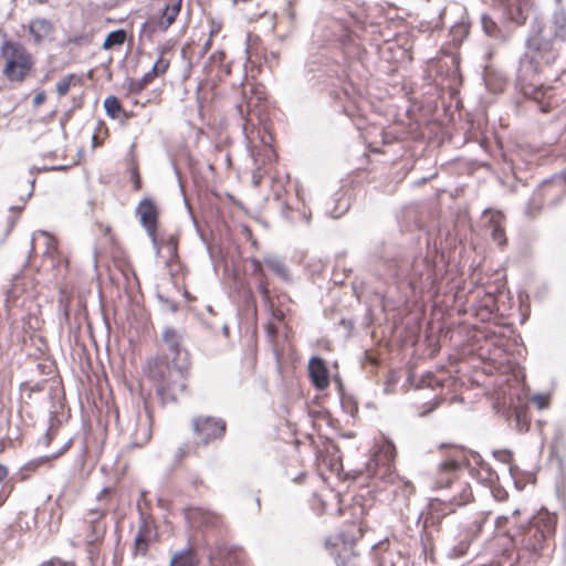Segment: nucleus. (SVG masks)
I'll return each instance as SVG.
<instances>
[{
    "instance_id": "nucleus-1",
    "label": "nucleus",
    "mask_w": 566,
    "mask_h": 566,
    "mask_svg": "<svg viewBox=\"0 0 566 566\" xmlns=\"http://www.w3.org/2000/svg\"><path fill=\"white\" fill-rule=\"evenodd\" d=\"M558 41H566V13L563 10L555 11L547 28L539 21L532 24L526 40V51L521 57V76L525 78L528 74L535 73L538 66L534 63H538V59L546 64L554 63L558 55Z\"/></svg>"
},
{
    "instance_id": "nucleus-2",
    "label": "nucleus",
    "mask_w": 566,
    "mask_h": 566,
    "mask_svg": "<svg viewBox=\"0 0 566 566\" xmlns=\"http://www.w3.org/2000/svg\"><path fill=\"white\" fill-rule=\"evenodd\" d=\"M460 464L458 461L450 459L442 461L434 475L433 486L434 489L454 488L455 494L452 497L446 499L451 506V511L455 506H462L469 503L472 499V491L465 482L458 480V471Z\"/></svg>"
},
{
    "instance_id": "nucleus-3",
    "label": "nucleus",
    "mask_w": 566,
    "mask_h": 566,
    "mask_svg": "<svg viewBox=\"0 0 566 566\" xmlns=\"http://www.w3.org/2000/svg\"><path fill=\"white\" fill-rule=\"evenodd\" d=\"M189 363L164 364L159 363L151 371L157 380V392L163 399L176 400L186 388L185 371Z\"/></svg>"
},
{
    "instance_id": "nucleus-4",
    "label": "nucleus",
    "mask_w": 566,
    "mask_h": 566,
    "mask_svg": "<svg viewBox=\"0 0 566 566\" xmlns=\"http://www.w3.org/2000/svg\"><path fill=\"white\" fill-rule=\"evenodd\" d=\"M117 422L130 447H143L151 437V415L145 406L143 410L135 408L126 418L117 416Z\"/></svg>"
},
{
    "instance_id": "nucleus-5",
    "label": "nucleus",
    "mask_w": 566,
    "mask_h": 566,
    "mask_svg": "<svg viewBox=\"0 0 566 566\" xmlns=\"http://www.w3.org/2000/svg\"><path fill=\"white\" fill-rule=\"evenodd\" d=\"M1 54L6 60L3 73L11 81H22L32 69L31 55L17 42H3Z\"/></svg>"
},
{
    "instance_id": "nucleus-6",
    "label": "nucleus",
    "mask_w": 566,
    "mask_h": 566,
    "mask_svg": "<svg viewBox=\"0 0 566 566\" xmlns=\"http://www.w3.org/2000/svg\"><path fill=\"white\" fill-rule=\"evenodd\" d=\"M554 533V521L547 517L543 526L538 521L533 522L521 535L518 543L532 556H538L544 547V543Z\"/></svg>"
},
{
    "instance_id": "nucleus-7",
    "label": "nucleus",
    "mask_w": 566,
    "mask_h": 566,
    "mask_svg": "<svg viewBox=\"0 0 566 566\" xmlns=\"http://www.w3.org/2000/svg\"><path fill=\"white\" fill-rule=\"evenodd\" d=\"M538 63H534L535 66H538V70L535 73L528 74L527 77L523 78L521 76V65L517 70V81L521 85V90L523 94L537 103L541 104V108L543 112H548L549 106L544 104V99L546 97H551V88L544 87L543 85H537L535 82V76L542 72L543 66L547 65L543 60L538 59Z\"/></svg>"
},
{
    "instance_id": "nucleus-8",
    "label": "nucleus",
    "mask_w": 566,
    "mask_h": 566,
    "mask_svg": "<svg viewBox=\"0 0 566 566\" xmlns=\"http://www.w3.org/2000/svg\"><path fill=\"white\" fill-rule=\"evenodd\" d=\"M373 458L367 463V470L370 474H378L379 469H384L387 473L390 471L391 463L396 458V448L394 443L387 439L376 444Z\"/></svg>"
},
{
    "instance_id": "nucleus-9",
    "label": "nucleus",
    "mask_w": 566,
    "mask_h": 566,
    "mask_svg": "<svg viewBox=\"0 0 566 566\" xmlns=\"http://www.w3.org/2000/svg\"><path fill=\"white\" fill-rule=\"evenodd\" d=\"M136 214L139 217L140 223L145 228L148 237L150 238L153 247L157 248V206L150 198H144L136 208Z\"/></svg>"
},
{
    "instance_id": "nucleus-10",
    "label": "nucleus",
    "mask_w": 566,
    "mask_h": 566,
    "mask_svg": "<svg viewBox=\"0 0 566 566\" xmlns=\"http://www.w3.org/2000/svg\"><path fill=\"white\" fill-rule=\"evenodd\" d=\"M193 431L207 444L213 439L220 438L226 431V422L222 419L199 417L193 420Z\"/></svg>"
},
{
    "instance_id": "nucleus-11",
    "label": "nucleus",
    "mask_w": 566,
    "mask_h": 566,
    "mask_svg": "<svg viewBox=\"0 0 566 566\" xmlns=\"http://www.w3.org/2000/svg\"><path fill=\"white\" fill-rule=\"evenodd\" d=\"M163 340L167 347L164 364L189 363L188 353L180 347V335L176 329L166 327L163 332Z\"/></svg>"
},
{
    "instance_id": "nucleus-12",
    "label": "nucleus",
    "mask_w": 566,
    "mask_h": 566,
    "mask_svg": "<svg viewBox=\"0 0 566 566\" xmlns=\"http://www.w3.org/2000/svg\"><path fill=\"white\" fill-rule=\"evenodd\" d=\"M106 509L93 507L90 509L85 515V522L90 524V534L87 535L91 542L98 541L105 534L106 526L102 522L106 515Z\"/></svg>"
},
{
    "instance_id": "nucleus-13",
    "label": "nucleus",
    "mask_w": 566,
    "mask_h": 566,
    "mask_svg": "<svg viewBox=\"0 0 566 566\" xmlns=\"http://www.w3.org/2000/svg\"><path fill=\"white\" fill-rule=\"evenodd\" d=\"M240 552L224 544L217 545L210 554L216 566H233L240 562Z\"/></svg>"
},
{
    "instance_id": "nucleus-14",
    "label": "nucleus",
    "mask_w": 566,
    "mask_h": 566,
    "mask_svg": "<svg viewBox=\"0 0 566 566\" xmlns=\"http://www.w3.org/2000/svg\"><path fill=\"white\" fill-rule=\"evenodd\" d=\"M308 373L316 388L325 389L328 386V371L323 359L318 357L311 358L308 363Z\"/></svg>"
},
{
    "instance_id": "nucleus-15",
    "label": "nucleus",
    "mask_w": 566,
    "mask_h": 566,
    "mask_svg": "<svg viewBox=\"0 0 566 566\" xmlns=\"http://www.w3.org/2000/svg\"><path fill=\"white\" fill-rule=\"evenodd\" d=\"M181 2L182 0H164V6L160 9L161 15L158 22L160 29L166 30L174 23L180 12Z\"/></svg>"
},
{
    "instance_id": "nucleus-16",
    "label": "nucleus",
    "mask_w": 566,
    "mask_h": 566,
    "mask_svg": "<svg viewBox=\"0 0 566 566\" xmlns=\"http://www.w3.org/2000/svg\"><path fill=\"white\" fill-rule=\"evenodd\" d=\"M169 66V61L165 60L163 56H159L157 61L154 63L151 70L144 74V76L136 83V90H144L149 83L154 81L155 77L166 73Z\"/></svg>"
},
{
    "instance_id": "nucleus-17",
    "label": "nucleus",
    "mask_w": 566,
    "mask_h": 566,
    "mask_svg": "<svg viewBox=\"0 0 566 566\" xmlns=\"http://www.w3.org/2000/svg\"><path fill=\"white\" fill-rule=\"evenodd\" d=\"M41 240L43 241V245L45 247V250H44L43 254L45 256L53 258V255H54V253L56 252V249H57L56 240L51 234H49L46 231H44V230H39V231H36V232H34L32 234V238H31V249L34 250L35 245Z\"/></svg>"
},
{
    "instance_id": "nucleus-18",
    "label": "nucleus",
    "mask_w": 566,
    "mask_h": 566,
    "mask_svg": "<svg viewBox=\"0 0 566 566\" xmlns=\"http://www.w3.org/2000/svg\"><path fill=\"white\" fill-rule=\"evenodd\" d=\"M53 30L51 21L44 18L33 19L29 24V31L35 42H40L46 38Z\"/></svg>"
},
{
    "instance_id": "nucleus-19",
    "label": "nucleus",
    "mask_w": 566,
    "mask_h": 566,
    "mask_svg": "<svg viewBox=\"0 0 566 566\" xmlns=\"http://www.w3.org/2000/svg\"><path fill=\"white\" fill-rule=\"evenodd\" d=\"M198 559L192 548L176 552L170 559V566H196Z\"/></svg>"
},
{
    "instance_id": "nucleus-20",
    "label": "nucleus",
    "mask_w": 566,
    "mask_h": 566,
    "mask_svg": "<svg viewBox=\"0 0 566 566\" xmlns=\"http://www.w3.org/2000/svg\"><path fill=\"white\" fill-rule=\"evenodd\" d=\"M502 216L501 213H492L490 218V231L494 242L499 245H504L506 243L504 229L501 224Z\"/></svg>"
},
{
    "instance_id": "nucleus-21",
    "label": "nucleus",
    "mask_w": 566,
    "mask_h": 566,
    "mask_svg": "<svg viewBox=\"0 0 566 566\" xmlns=\"http://www.w3.org/2000/svg\"><path fill=\"white\" fill-rule=\"evenodd\" d=\"M154 249L156 250L157 256L166 253L168 259H172L177 254V240L172 235H170L165 242H159L157 240V248Z\"/></svg>"
},
{
    "instance_id": "nucleus-22",
    "label": "nucleus",
    "mask_w": 566,
    "mask_h": 566,
    "mask_svg": "<svg viewBox=\"0 0 566 566\" xmlns=\"http://www.w3.org/2000/svg\"><path fill=\"white\" fill-rule=\"evenodd\" d=\"M264 263L283 280L289 279V272L284 262L277 256H266Z\"/></svg>"
},
{
    "instance_id": "nucleus-23",
    "label": "nucleus",
    "mask_w": 566,
    "mask_h": 566,
    "mask_svg": "<svg viewBox=\"0 0 566 566\" xmlns=\"http://www.w3.org/2000/svg\"><path fill=\"white\" fill-rule=\"evenodd\" d=\"M356 554L352 547L346 545L343 546L342 551L335 555V562L337 566H356L355 564Z\"/></svg>"
},
{
    "instance_id": "nucleus-24",
    "label": "nucleus",
    "mask_w": 566,
    "mask_h": 566,
    "mask_svg": "<svg viewBox=\"0 0 566 566\" xmlns=\"http://www.w3.org/2000/svg\"><path fill=\"white\" fill-rule=\"evenodd\" d=\"M126 39V32L124 30H115L107 34L103 43V49L108 50L115 45H120Z\"/></svg>"
},
{
    "instance_id": "nucleus-25",
    "label": "nucleus",
    "mask_w": 566,
    "mask_h": 566,
    "mask_svg": "<svg viewBox=\"0 0 566 566\" xmlns=\"http://www.w3.org/2000/svg\"><path fill=\"white\" fill-rule=\"evenodd\" d=\"M154 535L153 525L144 514H140L138 532L135 537L151 539Z\"/></svg>"
},
{
    "instance_id": "nucleus-26",
    "label": "nucleus",
    "mask_w": 566,
    "mask_h": 566,
    "mask_svg": "<svg viewBox=\"0 0 566 566\" xmlns=\"http://www.w3.org/2000/svg\"><path fill=\"white\" fill-rule=\"evenodd\" d=\"M104 108L106 114L112 118L118 117L122 111L120 103L115 96H108L104 99Z\"/></svg>"
},
{
    "instance_id": "nucleus-27",
    "label": "nucleus",
    "mask_w": 566,
    "mask_h": 566,
    "mask_svg": "<svg viewBox=\"0 0 566 566\" xmlns=\"http://www.w3.org/2000/svg\"><path fill=\"white\" fill-rule=\"evenodd\" d=\"M480 21H481L483 32L486 35L493 36V38L497 36L499 27L488 14H485V13L481 14Z\"/></svg>"
},
{
    "instance_id": "nucleus-28",
    "label": "nucleus",
    "mask_w": 566,
    "mask_h": 566,
    "mask_svg": "<svg viewBox=\"0 0 566 566\" xmlns=\"http://www.w3.org/2000/svg\"><path fill=\"white\" fill-rule=\"evenodd\" d=\"M74 80H75V75H73V74H69V75L62 77L56 83V93H57V95L59 96L66 95L69 93L71 84L73 83Z\"/></svg>"
},
{
    "instance_id": "nucleus-29",
    "label": "nucleus",
    "mask_w": 566,
    "mask_h": 566,
    "mask_svg": "<svg viewBox=\"0 0 566 566\" xmlns=\"http://www.w3.org/2000/svg\"><path fill=\"white\" fill-rule=\"evenodd\" d=\"M150 539H146V538H139V537H135L134 538V549H133V553L135 556H146L147 552H148V544H149Z\"/></svg>"
},
{
    "instance_id": "nucleus-30",
    "label": "nucleus",
    "mask_w": 566,
    "mask_h": 566,
    "mask_svg": "<svg viewBox=\"0 0 566 566\" xmlns=\"http://www.w3.org/2000/svg\"><path fill=\"white\" fill-rule=\"evenodd\" d=\"M566 182V176L564 175H560V176H554L551 180H545L543 182V187H556L558 189V191H563L564 189V184Z\"/></svg>"
},
{
    "instance_id": "nucleus-31",
    "label": "nucleus",
    "mask_w": 566,
    "mask_h": 566,
    "mask_svg": "<svg viewBox=\"0 0 566 566\" xmlns=\"http://www.w3.org/2000/svg\"><path fill=\"white\" fill-rule=\"evenodd\" d=\"M532 401L537 406L539 410H544L548 407L549 396L543 394H536L532 397Z\"/></svg>"
},
{
    "instance_id": "nucleus-32",
    "label": "nucleus",
    "mask_w": 566,
    "mask_h": 566,
    "mask_svg": "<svg viewBox=\"0 0 566 566\" xmlns=\"http://www.w3.org/2000/svg\"><path fill=\"white\" fill-rule=\"evenodd\" d=\"M451 33L454 40H462L468 33V27L464 23H458L451 29Z\"/></svg>"
},
{
    "instance_id": "nucleus-33",
    "label": "nucleus",
    "mask_w": 566,
    "mask_h": 566,
    "mask_svg": "<svg viewBox=\"0 0 566 566\" xmlns=\"http://www.w3.org/2000/svg\"><path fill=\"white\" fill-rule=\"evenodd\" d=\"M434 380V376L431 374H428L426 377L422 378L421 384L422 386H432Z\"/></svg>"
},
{
    "instance_id": "nucleus-34",
    "label": "nucleus",
    "mask_w": 566,
    "mask_h": 566,
    "mask_svg": "<svg viewBox=\"0 0 566 566\" xmlns=\"http://www.w3.org/2000/svg\"><path fill=\"white\" fill-rule=\"evenodd\" d=\"M45 99V94L44 92H41V93H38L34 98H33V104L34 105H40L44 102Z\"/></svg>"
},
{
    "instance_id": "nucleus-35",
    "label": "nucleus",
    "mask_w": 566,
    "mask_h": 566,
    "mask_svg": "<svg viewBox=\"0 0 566 566\" xmlns=\"http://www.w3.org/2000/svg\"><path fill=\"white\" fill-rule=\"evenodd\" d=\"M252 263H253V271H254V273L261 275L263 273L261 262L258 261V260H253Z\"/></svg>"
},
{
    "instance_id": "nucleus-36",
    "label": "nucleus",
    "mask_w": 566,
    "mask_h": 566,
    "mask_svg": "<svg viewBox=\"0 0 566 566\" xmlns=\"http://www.w3.org/2000/svg\"><path fill=\"white\" fill-rule=\"evenodd\" d=\"M187 454V447L182 446L179 447L176 451V457L178 460H181Z\"/></svg>"
},
{
    "instance_id": "nucleus-37",
    "label": "nucleus",
    "mask_w": 566,
    "mask_h": 566,
    "mask_svg": "<svg viewBox=\"0 0 566 566\" xmlns=\"http://www.w3.org/2000/svg\"><path fill=\"white\" fill-rule=\"evenodd\" d=\"M438 403H439V401L430 402V408L424 409L423 411H421L420 416L423 417V416L428 415L429 412L433 411L437 408Z\"/></svg>"
},
{
    "instance_id": "nucleus-38",
    "label": "nucleus",
    "mask_w": 566,
    "mask_h": 566,
    "mask_svg": "<svg viewBox=\"0 0 566 566\" xmlns=\"http://www.w3.org/2000/svg\"><path fill=\"white\" fill-rule=\"evenodd\" d=\"M8 475V470L4 465L0 464V482Z\"/></svg>"
},
{
    "instance_id": "nucleus-39",
    "label": "nucleus",
    "mask_w": 566,
    "mask_h": 566,
    "mask_svg": "<svg viewBox=\"0 0 566 566\" xmlns=\"http://www.w3.org/2000/svg\"><path fill=\"white\" fill-rule=\"evenodd\" d=\"M40 566H64L63 564H61L60 562H53V560H49V562H44L43 564H41Z\"/></svg>"
},
{
    "instance_id": "nucleus-40",
    "label": "nucleus",
    "mask_w": 566,
    "mask_h": 566,
    "mask_svg": "<svg viewBox=\"0 0 566 566\" xmlns=\"http://www.w3.org/2000/svg\"><path fill=\"white\" fill-rule=\"evenodd\" d=\"M505 522H506L505 516H499L495 521V525H496V527H501Z\"/></svg>"
},
{
    "instance_id": "nucleus-41",
    "label": "nucleus",
    "mask_w": 566,
    "mask_h": 566,
    "mask_svg": "<svg viewBox=\"0 0 566 566\" xmlns=\"http://www.w3.org/2000/svg\"><path fill=\"white\" fill-rule=\"evenodd\" d=\"M468 549V544H461L460 549L455 553L457 555H463Z\"/></svg>"
},
{
    "instance_id": "nucleus-42",
    "label": "nucleus",
    "mask_w": 566,
    "mask_h": 566,
    "mask_svg": "<svg viewBox=\"0 0 566 566\" xmlns=\"http://www.w3.org/2000/svg\"><path fill=\"white\" fill-rule=\"evenodd\" d=\"M486 517L480 520V521H476L474 524H475V527H476V531H480L482 528V525L483 523L485 522Z\"/></svg>"
},
{
    "instance_id": "nucleus-43",
    "label": "nucleus",
    "mask_w": 566,
    "mask_h": 566,
    "mask_svg": "<svg viewBox=\"0 0 566 566\" xmlns=\"http://www.w3.org/2000/svg\"><path fill=\"white\" fill-rule=\"evenodd\" d=\"M219 30H220L219 25H212V28L210 30V35L212 36L213 34L218 33Z\"/></svg>"
},
{
    "instance_id": "nucleus-44",
    "label": "nucleus",
    "mask_w": 566,
    "mask_h": 566,
    "mask_svg": "<svg viewBox=\"0 0 566 566\" xmlns=\"http://www.w3.org/2000/svg\"><path fill=\"white\" fill-rule=\"evenodd\" d=\"M260 289H261V293H262V295L266 296V294H268V289L265 287V285H261V287H260Z\"/></svg>"
},
{
    "instance_id": "nucleus-45",
    "label": "nucleus",
    "mask_w": 566,
    "mask_h": 566,
    "mask_svg": "<svg viewBox=\"0 0 566 566\" xmlns=\"http://www.w3.org/2000/svg\"><path fill=\"white\" fill-rule=\"evenodd\" d=\"M303 219H304V221L308 224V223H310V220H311V216H310V214L304 213V214H303Z\"/></svg>"
},
{
    "instance_id": "nucleus-46",
    "label": "nucleus",
    "mask_w": 566,
    "mask_h": 566,
    "mask_svg": "<svg viewBox=\"0 0 566 566\" xmlns=\"http://www.w3.org/2000/svg\"><path fill=\"white\" fill-rule=\"evenodd\" d=\"M96 139H97V137L94 135V136L92 137L93 145H94V146H96Z\"/></svg>"
},
{
    "instance_id": "nucleus-47",
    "label": "nucleus",
    "mask_w": 566,
    "mask_h": 566,
    "mask_svg": "<svg viewBox=\"0 0 566 566\" xmlns=\"http://www.w3.org/2000/svg\"><path fill=\"white\" fill-rule=\"evenodd\" d=\"M437 504H440V502H439V501H437V503H434V502H432V503H431V506H432V509H433V510H436V505H437Z\"/></svg>"
},
{
    "instance_id": "nucleus-48",
    "label": "nucleus",
    "mask_w": 566,
    "mask_h": 566,
    "mask_svg": "<svg viewBox=\"0 0 566 566\" xmlns=\"http://www.w3.org/2000/svg\"><path fill=\"white\" fill-rule=\"evenodd\" d=\"M11 297H13L12 292H10V293L8 294V298H11Z\"/></svg>"
}]
</instances>
